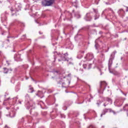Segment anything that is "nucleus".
<instances>
[{"mask_svg":"<svg viewBox=\"0 0 128 128\" xmlns=\"http://www.w3.org/2000/svg\"><path fill=\"white\" fill-rule=\"evenodd\" d=\"M103 111L104 112V113L106 114V112H108V109L105 108L104 110Z\"/></svg>","mask_w":128,"mask_h":128,"instance_id":"6e6552de","label":"nucleus"},{"mask_svg":"<svg viewBox=\"0 0 128 128\" xmlns=\"http://www.w3.org/2000/svg\"><path fill=\"white\" fill-rule=\"evenodd\" d=\"M126 12H128V8H127V10H126Z\"/></svg>","mask_w":128,"mask_h":128,"instance_id":"393cba45","label":"nucleus"},{"mask_svg":"<svg viewBox=\"0 0 128 128\" xmlns=\"http://www.w3.org/2000/svg\"><path fill=\"white\" fill-rule=\"evenodd\" d=\"M90 126L92 127V128H94V126Z\"/></svg>","mask_w":128,"mask_h":128,"instance_id":"4be33fe9","label":"nucleus"},{"mask_svg":"<svg viewBox=\"0 0 128 128\" xmlns=\"http://www.w3.org/2000/svg\"><path fill=\"white\" fill-rule=\"evenodd\" d=\"M76 16L78 18H80V14H78V15H77Z\"/></svg>","mask_w":128,"mask_h":128,"instance_id":"ddd939ff","label":"nucleus"},{"mask_svg":"<svg viewBox=\"0 0 128 128\" xmlns=\"http://www.w3.org/2000/svg\"><path fill=\"white\" fill-rule=\"evenodd\" d=\"M108 110L110 112H112V110L110 108L108 109Z\"/></svg>","mask_w":128,"mask_h":128,"instance_id":"2eb2a0df","label":"nucleus"},{"mask_svg":"<svg viewBox=\"0 0 128 128\" xmlns=\"http://www.w3.org/2000/svg\"><path fill=\"white\" fill-rule=\"evenodd\" d=\"M68 54H60L58 55L60 59H58V62H62V60H66V56H68Z\"/></svg>","mask_w":128,"mask_h":128,"instance_id":"f03ea898","label":"nucleus"},{"mask_svg":"<svg viewBox=\"0 0 128 128\" xmlns=\"http://www.w3.org/2000/svg\"><path fill=\"white\" fill-rule=\"evenodd\" d=\"M111 56H112V58H114V52H113V53L111 54Z\"/></svg>","mask_w":128,"mask_h":128,"instance_id":"1a4fd4ad","label":"nucleus"},{"mask_svg":"<svg viewBox=\"0 0 128 128\" xmlns=\"http://www.w3.org/2000/svg\"><path fill=\"white\" fill-rule=\"evenodd\" d=\"M106 113H104V112L103 111L102 113L101 114L100 116L101 118L102 117V116L106 114Z\"/></svg>","mask_w":128,"mask_h":128,"instance_id":"9d476101","label":"nucleus"},{"mask_svg":"<svg viewBox=\"0 0 128 128\" xmlns=\"http://www.w3.org/2000/svg\"><path fill=\"white\" fill-rule=\"evenodd\" d=\"M112 112H113V114H116V112L112 110Z\"/></svg>","mask_w":128,"mask_h":128,"instance_id":"aec40b11","label":"nucleus"},{"mask_svg":"<svg viewBox=\"0 0 128 128\" xmlns=\"http://www.w3.org/2000/svg\"><path fill=\"white\" fill-rule=\"evenodd\" d=\"M104 106H106V103H104Z\"/></svg>","mask_w":128,"mask_h":128,"instance_id":"412c9836","label":"nucleus"},{"mask_svg":"<svg viewBox=\"0 0 128 128\" xmlns=\"http://www.w3.org/2000/svg\"><path fill=\"white\" fill-rule=\"evenodd\" d=\"M107 86L106 82L104 81H102L100 83V88H105Z\"/></svg>","mask_w":128,"mask_h":128,"instance_id":"20e7f679","label":"nucleus"},{"mask_svg":"<svg viewBox=\"0 0 128 128\" xmlns=\"http://www.w3.org/2000/svg\"><path fill=\"white\" fill-rule=\"evenodd\" d=\"M52 78H53V80H54V77H52Z\"/></svg>","mask_w":128,"mask_h":128,"instance_id":"b1692460","label":"nucleus"},{"mask_svg":"<svg viewBox=\"0 0 128 128\" xmlns=\"http://www.w3.org/2000/svg\"><path fill=\"white\" fill-rule=\"evenodd\" d=\"M104 89L106 88V86H105V87H104Z\"/></svg>","mask_w":128,"mask_h":128,"instance_id":"c85d7f7f","label":"nucleus"},{"mask_svg":"<svg viewBox=\"0 0 128 128\" xmlns=\"http://www.w3.org/2000/svg\"><path fill=\"white\" fill-rule=\"evenodd\" d=\"M54 2V0H44L42 2L44 6H52Z\"/></svg>","mask_w":128,"mask_h":128,"instance_id":"f257e3e1","label":"nucleus"},{"mask_svg":"<svg viewBox=\"0 0 128 128\" xmlns=\"http://www.w3.org/2000/svg\"><path fill=\"white\" fill-rule=\"evenodd\" d=\"M18 102H19V104H22V101L18 100Z\"/></svg>","mask_w":128,"mask_h":128,"instance_id":"6ab92c4d","label":"nucleus"},{"mask_svg":"<svg viewBox=\"0 0 128 128\" xmlns=\"http://www.w3.org/2000/svg\"><path fill=\"white\" fill-rule=\"evenodd\" d=\"M105 100H106V102H110V104H112V100L110 98H109L108 97H107L105 98Z\"/></svg>","mask_w":128,"mask_h":128,"instance_id":"39448f33","label":"nucleus"},{"mask_svg":"<svg viewBox=\"0 0 128 128\" xmlns=\"http://www.w3.org/2000/svg\"><path fill=\"white\" fill-rule=\"evenodd\" d=\"M16 98H18V97H16Z\"/></svg>","mask_w":128,"mask_h":128,"instance_id":"c756f323","label":"nucleus"},{"mask_svg":"<svg viewBox=\"0 0 128 128\" xmlns=\"http://www.w3.org/2000/svg\"><path fill=\"white\" fill-rule=\"evenodd\" d=\"M55 72H56V74H60V71H56Z\"/></svg>","mask_w":128,"mask_h":128,"instance_id":"a211bd4d","label":"nucleus"},{"mask_svg":"<svg viewBox=\"0 0 128 128\" xmlns=\"http://www.w3.org/2000/svg\"><path fill=\"white\" fill-rule=\"evenodd\" d=\"M83 66H84V68H86V64H84L83 65Z\"/></svg>","mask_w":128,"mask_h":128,"instance_id":"4468645a","label":"nucleus"},{"mask_svg":"<svg viewBox=\"0 0 128 128\" xmlns=\"http://www.w3.org/2000/svg\"><path fill=\"white\" fill-rule=\"evenodd\" d=\"M9 98H8V99H7V100H8Z\"/></svg>","mask_w":128,"mask_h":128,"instance_id":"cd10ccee","label":"nucleus"},{"mask_svg":"<svg viewBox=\"0 0 128 128\" xmlns=\"http://www.w3.org/2000/svg\"><path fill=\"white\" fill-rule=\"evenodd\" d=\"M28 105H30V102H28L27 104V106H28V109L30 108V107H28Z\"/></svg>","mask_w":128,"mask_h":128,"instance_id":"f3484780","label":"nucleus"},{"mask_svg":"<svg viewBox=\"0 0 128 128\" xmlns=\"http://www.w3.org/2000/svg\"><path fill=\"white\" fill-rule=\"evenodd\" d=\"M92 68V64H90L88 65V68Z\"/></svg>","mask_w":128,"mask_h":128,"instance_id":"dca6fc26","label":"nucleus"},{"mask_svg":"<svg viewBox=\"0 0 128 128\" xmlns=\"http://www.w3.org/2000/svg\"><path fill=\"white\" fill-rule=\"evenodd\" d=\"M86 16H88V14H87Z\"/></svg>","mask_w":128,"mask_h":128,"instance_id":"5701e85b","label":"nucleus"},{"mask_svg":"<svg viewBox=\"0 0 128 128\" xmlns=\"http://www.w3.org/2000/svg\"><path fill=\"white\" fill-rule=\"evenodd\" d=\"M30 92H34V88H30Z\"/></svg>","mask_w":128,"mask_h":128,"instance_id":"9b49d317","label":"nucleus"},{"mask_svg":"<svg viewBox=\"0 0 128 128\" xmlns=\"http://www.w3.org/2000/svg\"><path fill=\"white\" fill-rule=\"evenodd\" d=\"M128 108V104H126L124 106V108Z\"/></svg>","mask_w":128,"mask_h":128,"instance_id":"f8f14e48","label":"nucleus"},{"mask_svg":"<svg viewBox=\"0 0 128 128\" xmlns=\"http://www.w3.org/2000/svg\"><path fill=\"white\" fill-rule=\"evenodd\" d=\"M84 58H86V60H92L94 58V55L92 53H88L86 56L84 57Z\"/></svg>","mask_w":128,"mask_h":128,"instance_id":"7ed1b4c3","label":"nucleus"},{"mask_svg":"<svg viewBox=\"0 0 128 128\" xmlns=\"http://www.w3.org/2000/svg\"><path fill=\"white\" fill-rule=\"evenodd\" d=\"M124 96H126V94H124Z\"/></svg>","mask_w":128,"mask_h":128,"instance_id":"bb28decb","label":"nucleus"},{"mask_svg":"<svg viewBox=\"0 0 128 128\" xmlns=\"http://www.w3.org/2000/svg\"><path fill=\"white\" fill-rule=\"evenodd\" d=\"M3 104H4V105L6 104H4V102L3 103Z\"/></svg>","mask_w":128,"mask_h":128,"instance_id":"a878e982","label":"nucleus"},{"mask_svg":"<svg viewBox=\"0 0 128 128\" xmlns=\"http://www.w3.org/2000/svg\"><path fill=\"white\" fill-rule=\"evenodd\" d=\"M113 74H114V76H120V74L118 72H113Z\"/></svg>","mask_w":128,"mask_h":128,"instance_id":"423d86ee","label":"nucleus"},{"mask_svg":"<svg viewBox=\"0 0 128 128\" xmlns=\"http://www.w3.org/2000/svg\"><path fill=\"white\" fill-rule=\"evenodd\" d=\"M4 74H8V68H4Z\"/></svg>","mask_w":128,"mask_h":128,"instance_id":"0eeeda50","label":"nucleus"}]
</instances>
